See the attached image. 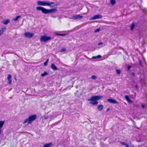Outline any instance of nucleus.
Instances as JSON below:
<instances>
[{
	"label": "nucleus",
	"mask_w": 147,
	"mask_h": 147,
	"mask_svg": "<svg viewBox=\"0 0 147 147\" xmlns=\"http://www.w3.org/2000/svg\"><path fill=\"white\" fill-rule=\"evenodd\" d=\"M102 98L103 96H91L88 100L90 101V103L92 105H96L98 103L97 100L101 99Z\"/></svg>",
	"instance_id": "f257e3e1"
},
{
	"label": "nucleus",
	"mask_w": 147,
	"mask_h": 147,
	"mask_svg": "<svg viewBox=\"0 0 147 147\" xmlns=\"http://www.w3.org/2000/svg\"><path fill=\"white\" fill-rule=\"evenodd\" d=\"M36 9L37 10L41 11L42 13L45 14L54 13L57 11V9L55 8L48 9L40 6L37 7Z\"/></svg>",
	"instance_id": "f03ea898"
},
{
	"label": "nucleus",
	"mask_w": 147,
	"mask_h": 147,
	"mask_svg": "<svg viewBox=\"0 0 147 147\" xmlns=\"http://www.w3.org/2000/svg\"><path fill=\"white\" fill-rule=\"evenodd\" d=\"M37 118V116L36 115L29 116L28 117L25 119L23 122V123L25 124L27 123L28 124H30Z\"/></svg>",
	"instance_id": "7ed1b4c3"
},
{
	"label": "nucleus",
	"mask_w": 147,
	"mask_h": 147,
	"mask_svg": "<svg viewBox=\"0 0 147 147\" xmlns=\"http://www.w3.org/2000/svg\"><path fill=\"white\" fill-rule=\"evenodd\" d=\"M51 39V37L50 36L45 35L41 36L40 40L41 42H46Z\"/></svg>",
	"instance_id": "20e7f679"
},
{
	"label": "nucleus",
	"mask_w": 147,
	"mask_h": 147,
	"mask_svg": "<svg viewBox=\"0 0 147 147\" xmlns=\"http://www.w3.org/2000/svg\"><path fill=\"white\" fill-rule=\"evenodd\" d=\"M57 5L55 4L53 2L50 1H44V6H47L50 7L51 8H52Z\"/></svg>",
	"instance_id": "39448f33"
},
{
	"label": "nucleus",
	"mask_w": 147,
	"mask_h": 147,
	"mask_svg": "<svg viewBox=\"0 0 147 147\" xmlns=\"http://www.w3.org/2000/svg\"><path fill=\"white\" fill-rule=\"evenodd\" d=\"M24 35L26 38H31L34 36V34L33 33L26 32L24 33Z\"/></svg>",
	"instance_id": "423d86ee"
},
{
	"label": "nucleus",
	"mask_w": 147,
	"mask_h": 147,
	"mask_svg": "<svg viewBox=\"0 0 147 147\" xmlns=\"http://www.w3.org/2000/svg\"><path fill=\"white\" fill-rule=\"evenodd\" d=\"M83 17V16H82L80 15H74L72 16L71 19L73 20H76L78 19L82 18Z\"/></svg>",
	"instance_id": "0eeeda50"
},
{
	"label": "nucleus",
	"mask_w": 147,
	"mask_h": 147,
	"mask_svg": "<svg viewBox=\"0 0 147 147\" xmlns=\"http://www.w3.org/2000/svg\"><path fill=\"white\" fill-rule=\"evenodd\" d=\"M102 18V16L100 14H97L94 16L93 17H92L91 20H95L98 19H100Z\"/></svg>",
	"instance_id": "6e6552de"
},
{
	"label": "nucleus",
	"mask_w": 147,
	"mask_h": 147,
	"mask_svg": "<svg viewBox=\"0 0 147 147\" xmlns=\"http://www.w3.org/2000/svg\"><path fill=\"white\" fill-rule=\"evenodd\" d=\"M107 101L110 103H113L114 104L118 103V102L116 101L115 99H108Z\"/></svg>",
	"instance_id": "1a4fd4ad"
},
{
	"label": "nucleus",
	"mask_w": 147,
	"mask_h": 147,
	"mask_svg": "<svg viewBox=\"0 0 147 147\" xmlns=\"http://www.w3.org/2000/svg\"><path fill=\"white\" fill-rule=\"evenodd\" d=\"M7 79L8 80V84L9 85H11V76L10 74H8V75Z\"/></svg>",
	"instance_id": "9d476101"
},
{
	"label": "nucleus",
	"mask_w": 147,
	"mask_h": 147,
	"mask_svg": "<svg viewBox=\"0 0 147 147\" xmlns=\"http://www.w3.org/2000/svg\"><path fill=\"white\" fill-rule=\"evenodd\" d=\"M5 121H0V135L1 134L2 131V128L3 126Z\"/></svg>",
	"instance_id": "9b49d317"
},
{
	"label": "nucleus",
	"mask_w": 147,
	"mask_h": 147,
	"mask_svg": "<svg viewBox=\"0 0 147 147\" xmlns=\"http://www.w3.org/2000/svg\"><path fill=\"white\" fill-rule=\"evenodd\" d=\"M6 30V28L3 27L0 30V36L3 34V32H5Z\"/></svg>",
	"instance_id": "f8f14e48"
},
{
	"label": "nucleus",
	"mask_w": 147,
	"mask_h": 147,
	"mask_svg": "<svg viewBox=\"0 0 147 147\" xmlns=\"http://www.w3.org/2000/svg\"><path fill=\"white\" fill-rule=\"evenodd\" d=\"M10 22V21L9 19L7 20H4L2 23H3L4 24L6 25L8 24Z\"/></svg>",
	"instance_id": "ddd939ff"
},
{
	"label": "nucleus",
	"mask_w": 147,
	"mask_h": 147,
	"mask_svg": "<svg viewBox=\"0 0 147 147\" xmlns=\"http://www.w3.org/2000/svg\"><path fill=\"white\" fill-rule=\"evenodd\" d=\"M51 67L53 69L55 70H57V67L54 64L52 63L51 65Z\"/></svg>",
	"instance_id": "4468645a"
},
{
	"label": "nucleus",
	"mask_w": 147,
	"mask_h": 147,
	"mask_svg": "<svg viewBox=\"0 0 147 147\" xmlns=\"http://www.w3.org/2000/svg\"><path fill=\"white\" fill-rule=\"evenodd\" d=\"M37 3L38 5L42 6L44 5V1H38Z\"/></svg>",
	"instance_id": "2eb2a0df"
},
{
	"label": "nucleus",
	"mask_w": 147,
	"mask_h": 147,
	"mask_svg": "<svg viewBox=\"0 0 147 147\" xmlns=\"http://www.w3.org/2000/svg\"><path fill=\"white\" fill-rule=\"evenodd\" d=\"M125 98L127 101L129 102H131L132 101L129 99V96L127 95H125Z\"/></svg>",
	"instance_id": "dca6fc26"
},
{
	"label": "nucleus",
	"mask_w": 147,
	"mask_h": 147,
	"mask_svg": "<svg viewBox=\"0 0 147 147\" xmlns=\"http://www.w3.org/2000/svg\"><path fill=\"white\" fill-rule=\"evenodd\" d=\"M98 109L99 111H101L103 109V106L102 105H100L98 106Z\"/></svg>",
	"instance_id": "f3484780"
},
{
	"label": "nucleus",
	"mask_w": 147,
	"mask_h": 147,
	"mask_svg": "<svg viewBox=\"0 0 147 147\" xmlns=\"http://www.w3.org/2000/svg\"><path fill=\"white\" fill-rule=\"evenodd\" d=\"M120 143L121 144L125 145L126 147H129V145L128 144L123 142H120Z\"/></svg>",
	"instance_id": "a211bd4d"
},
{
	"label": "nucleus",
	"mask_w": 147,
	"mask_h": 147,
	"mask_svg": "<svg viewBox=\"0 0 147 147\" xmlns=\"http://www.w3.org/2000/svg\"><path fill=\"white\" fill-rule=\"evenodd\" d=\"M135 25V23L134 22H133L132 23L131 26V30H133L134 28Z\"/></svg>",
	"instance_id": "6ab92c4d"
},
{
	"label": "nucleus",
	"mask_w": 147,
	"mask_h": 147,
	"mask_svg": "<svg viewBox=\"0 0 147 147\" xmlns=\"http://www.w3.org/2000/svg\"><path fill=\"white\" fill-rule=\"evenodd\" d=\"M111 3L112 5H113L116 3L115 0H111Z\"/></svg>",
	"instance_id": "aec40b11"
},
{
	"label": "nucleus",
	"mask_w": 147,
	"mask_h": 147,
	"mask_svg": "<svg viewBox=\"0 0 147 147\" xmlns=\"http://www.w3.org/2000/svg\"><path fill=\"white\" fill-rule=\"evenodd\" d=\"M48 74V73L47 72H45L44 73L42 74L41 75V76L42 77H43L47 75Z\"/></svg>",
	"instance_id": "412c9836"
},
{
	"label": "nucleus",
	"mask_w": 147,
	"mask_h": 147,
	"mask_svg": "<svg viewBox=\"0 0 147 147\" xmlns=\"http://www.w3.org/2000/svg\"><path fill=\"white\" fill-rule=\"evenodd\" d=\"M116 72L117 74L119 75L121 73V70L119 69H116Z\"/></svg>",
	"instance_id": "4be33fe9"
},
{
	"label": "nucleus",
	"mask_w": 147,
	"mask_h": 147,
	"mask_svg": "<svg viewBox=\"0 0 147 147\" xmlns=\"http://www.w3.org/2000/svg\"><path fill=\"white\" fill-rule=\"evenodd\" d=\"M49 59H47V61L44 63V65L45 66H46L47 65V63L49 61Z\"/></svg>",
	"instance_id": "5701e85b"
},
{
	"label": "nucleus",
	"mask_w": 147,
	"mask_h": 147,
	"mask_svg": "<svg viewBox=\"0 0 147 147\" xmlns=\"http://www.w3.org/2000/svg\"><path fill=\"white\" fill-rule=\"evenodd\" d=\"M91 78L93 79H96L97 77L95 75H92L91 76Z\"/></svg>",
	"instance_id": "b1692460"
},
{
	"label": "nucleus",
	"mask_w": 147,
	"mask_h": 147,
	"mask_svg": "<svg viewBox=\"0 0 147 147\" xmlns=\"http://www.w3.org/2000/svg\"><path fill=\"white\" fill-rule=\"evenodd\" d=\"M21 17L20 16H17L16 18L14 19V20L15 21H16L18 19L20 18V17Z\"/></svg>",
	"instance_id": "393cba45"
},
{
	"label": "nucleus",
	"mask_w": 147,
	"mask_h": 147,
	"mask_svg": "<svg viewBox=\"0 0 147 147\" xmlns=\"http://www.w3.org/2000/svg\"><path fill=\"white\" fill-rule=\"evenodd\" d=\"M65 48H63L61 49L60 50L61 52H63L65 51Z\"/></svg>",
	"instance_id": "a878e982"
},
{
	"label": "nucleus",
	"mask_w": 147,
	"mask_h": 147,
	"mask_svg": "<svg viewBox=\"0 0 147 147\" xmlns=\"http://www.w3.org/2000/svg\"><path fill=\"white\" fill-rule=\"evenodd\" d=\"M100 30V29L99 28H98V29H96V30H95L94 32H99Z\"/></svg>",
	"instance_id": "bb28decb"
},
{
	"label": "nucleus",
	"mask_w": 147,
	"mask_h": 147,
	"mask_svg": "<svg viewBox=\"0 0 147 147\" xmlns=\"http://www.w3.org/2000/svg\"><path fill=\"white\" fill-rule=\"evenodd\" d=\"M101 57V56L100 55H98L96 56V58H100Z\"/></svg>",
	"instance_id": "cd10ccee"
},
{
	"label": "nucleus",
	"mask_w": 147,
	"mask_h": 147,
	"mask_svg": "<svg viewBox=\"0 0 147 147\" xmlns=\"http://www.w3.org/2000/svg\"><path fill=\"white\" fill-rule=\"evenodd\" d=\"M48 118V116H45L43 117V118L44 119H47Z\"/></svg>",
	"instance_id": "c85d7f7f"
},
{
	"label": "nucleus",
	"mask_w": 147,
	"mask_h": 147,
	"mask_svg": "<svg viewBox=\"0 0 147 147\" xmlns=\"http://www.w3.org/2000/svg\"><path fill=\"white\" fill-rule=\"evenodd\" d=\"M67 35L66 34H61V36H65Z\"/></svg>",
	"instance_id": "c756f323"
},
{
	"label": "nucleus",
	"mask_w": 147,
	"mask_h": 147,
	"mask_svg": "<svg viewBox=\"0 0 147 147\" xmlns=\"http://www.w3.org/2000/svg\"><path fill=\"white\" fill-rule=\"evenodd\" d=\"M102 44H103V43H102V42H99L98 44V45H102Z\"/></svg>",
	"instance_id": "7c9ffc66"
},
{
	"label": "nucleus",
	"mask_w": 147,
	"mask_h": 147,
	"mask_svg": "<svg viewBox=\"0 0 147 147\" xmlns=\"http://www.w3.org/2000/svg\"><path fill=\"white\" fill-rule=\"evenodd\" d=\"M131 66L130 65H129V66H128V67H127V69L128 70H129L131 68Z\"/></svg>",
	"instance_id": "2f4dec72"
},
{
	"label": "nucleus",
	"mask_w": 147,
	"mask_h": 147,
	"mask_svg": "<svg viewBox=\"0 0 147 147\" xmlns=\"http://www.w3.org/2000/svg\"><path fill=\"white\" fill-rule=\"evenodd\" d=\"M61 34H59V33H56L55 34V35H58V36H61Z\"/></svg>",
	"instance_id": "473e14b6"
},
{
	"label": "nucleus",
	"mask_w": 147,
	"mask_h": 147,
	"mask_svg": "<svg viewBox=\"0 0 147 147\" xmlns=\"http://www.w3.org/2000/svg\"><path fill=\"white\" fill-rule=\"evenodd\" d=\"M142 106L143 108H145V106L144 104H142Z\"/></svg>",
	"instance_id": "72a5a7b5"
},
{
	"label": "nucleus",
	"mask_w": 147,
	"mask_h": 147,
	"mask_svg": "<svg viewBox=\"0 0 147 147\" xmlns=\"http://www.w3.org/2000/svg\"><path fill=\"white\" fill-rule=\"evenodd\" d=\"M92 58L93 59H96V56H93L92 57Z\"/></svg>",
	"instance_id": "f704fd0d"
},
{
	"label": "nucleus",
	"mask_w": 147,
	"mask_h": 147,
	"mask_svg": "<svg viewBox=\"0 0 147 147\" xmlns=\"http://www.w3.org/2000/svg\"><path fill=\"white\" fill-rule=\"evenodd\" d=\"M135 87L136 88V89H137L138 88V86L137 85H136V86H135Z\"/></svg>",
	"instance_id": "c9c22d12"
},
{
	"label": "nucleus",
	"mask_w": 147,
	"mask_h": 147,
	"mask_svg": "<svg viewBox=\"0 0 147 147\" xmlns=\"http://www.w3.org/2000/svg\"><path fill=\"white\" fill-rule=\"evenodd\" d=\"M132 74L134 76V73H133V72L132 73Z\"/></svg>",
	"instance_id": "e433bc0d"
},
{
	"label": "nucleus",
	"mask_w": 147,
	"mask_h": 147,
	"mask_svg": "<svg viewBox=\"0 0 147 147\" xmlns=\"http://www.w3.org/2000/svg\"><path fill=\"white\" fill-rule=\"evenodd\" d=\"M109 108H108L107 109V111H109Z\"/></svg>",
	"instance_id": "4c0bfd02"
}]
</instances>
